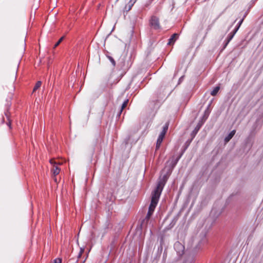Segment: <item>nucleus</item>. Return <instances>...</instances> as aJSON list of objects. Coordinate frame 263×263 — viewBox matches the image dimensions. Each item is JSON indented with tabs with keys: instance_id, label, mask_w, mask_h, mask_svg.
Returning a JSON list of instances; mask_svg holds the SVG:
<instances>
[{
	"instance_id": "39448f33",
	"label": "nucleus",
	"mask_w": 263,
	"mask_h": 263,
	"mask_svg": "<svg viewBox=\"0 0 263 263\" xmlns=\"http://www.w3.org/2000/svg\"><path fill=\"white\" fill-rule=\"evenodd\" d=\"M243 20V18L240 20L238 22V23L237 24V25L235 26L234 29L231 32V33H236V32L238 31L240 25L241 24L242 21Z\"/></svg>"
},
{
	"instance_id": "4468645a",
	"label": "nucleus",
	"mask_w": 263,
	"mask_h": 263,
	"mask_svg": "<svg viewBox=\"0 0 263 263\" xmlns=\"http://www.w3.org/2000/svg\"><path fill=\"white\" fill-rule=\"evenodd\" d=\"M54 263H61V259L60 258H57L54 260Z\"/></svg>"
},
{
	"instance_id": "9d476101",
	"label": "nucleus",
	"mask_w": 263,
	"mask_h": 263,
	"mask_svg": "<svg viewBox=\"0 0 263 263\" xmlns=\"http://www.w3.org/2000/svg\"><path fill=\"white\" fill-rule=\"evenodd\" d=\"M219 90V87L217 86L214 88V89L211 91V94L212 96H215Z\"/></svg>"
},
{
	"instance_id": "9b49d317",
	"label": "nucleus",
	"mask_w": 263,
	"mask_h": 263,
	"mask_svg": "<svg viewBox=\"0 0 263 263\" xmlns=\"http://www.w3.org/2000/svg\"><path fill=\"white\" fill-rule=\"evenodd\" d=\"M41 82L40 81L37 82L33 89V91H34L36 89L39 88L41 86Z\"/></svg>"
},
{
	"instance_id": "6ab92c4d",
	"label": "nucleus",
	"mask_w": 263,
	"mask_h": 263,
	"mask_svg": "<svg viewBox=\"0 0 263 263\" xmlns=\"http://www.w3.org/2000/svg\"><path fill=\"white\" fill-rule=\"evenodd\" d=\"M54 180L55 182H57V178H54Z\"/></svg>"
},
{
	"instance_id": "6e6552de",
	"label": "nucleus",
	"mask_w": 263,
	"mask_h": 263,
	"mask_svg": "<svg viewBox=\"0 0 263 263\" xmlns=\"http://www.w3.org/2000/svg\"><path fill=\"white\" fill-rule=\"evenodd\" d=\"M235 134V130H232L229 134V135L227 137H226L225 141L227 142L229 141V140L233 137V136Z\"/></svg>"
},
{
	"instance_id": "f03ea898",
	"label": "nucleus",
	"mask_w": 263,
	"mask_h": 263,
	"mask_svg": "<svg viewBox=\"0 0 263 263\" xmlns=\"http://www.w3.org/2000/svg\"><path fill=\"white\" fill-rule=\"evenodd\" d=\"M150 24L152 27L155 29L159 28V19L155 16H153L150 20Z\"/></svg>"
},
{
	"instance_id": "dca6fc26",
	"label": "nucleus",
	"mask_w": 263,
	"mask_h": 263,
	"mask_svg": "<svg viewBox=\"0 0 263 263\" xmlns=\"http://www.w3.org/2000/svg\"><path fill=\"white\" fill-rule=\"evenodd\" d=\"M84 251V248H81V250H80V253L79 256H81V255H82V254L83 253Z\"/></svg>"
},
{
	"instance_id": "1a4fd4ad",
	"label": "nucleus",
	"mask_w": 263,
	"mask_h": 263,
	"mask_svg": "<svg viewBox=\"0 0 263 263\" xmlns=\"http://www.w3.org/2000/svg\"><path fill=\"white\" fill-rule=\"evenodd\" d=\"M137 1V0H130L128 4H127L125 8H126V7L128 6V10H130L132 7L133 6V5Z\"/></svg>"
},
{
	"instance_id": "a211bd4d",
	"label": "nucleus",
	"mask_w": 263,
	"mask_h": 263,
	"mask_svg": "<svg viewBox=\"0 0 263 263\" xmlns=\"http://www.w3.org/2000/svg\"><path fill=\"white\" fill-rule=\"evenodd\" d=\"M232 37H233V35H232V36L230 37V38L229 40L228 41L227 43L229 42V41H230V40Z\"/></svg>"
},
{
	"instance_id": "2eb2a0df",
	"label": "nucleus",
	"mask_w": 263,
	"mask_h": 263,
	"mask_svg": "<svg viewBox=\"0 0 263 263\" xmlns=\"http://www.w3.org/2000/svg\"><path fill=\"white\" fill-rule=\"evenodd\" d=\"M50 163L51 164H58V163H57V162H55L54 161V160H53V159H51V160H50ZM58 164H61V163H59Z\"/></svg>"
},
{
	"instance_id": "f8f14e48",
	"label": "nucleus",
	"mask_w": 263,
	"mask_h": 263,
	"mask_svg": "<svg viewBox=\"0 0 263 263\" xmlns=\"http://www.w3.org/2000/svg\"><path fill=\"white\" fill-rule=\"evenodd\" d=\"M64 39V36L61 37L60 39V40H59V41L55 44L54 48H55L56 47H57L60 44V43Z\"/></svg>"
},
{
	"instance_id": "7ed1b4c3",
	"label": "nucleus",
	"mask_w": 263,
	"mask_h": 263,
	"mask_svg": "<svg viewBox=\"0 0 263 263\" xmlns=\"http://www.w3.org/2000/svg\"><path fill=\"white\" fill-rule=\"evenodd\" d=\"M167 129V126H165V127H164L163 130L161 132V133L159 135L157 141V145H156L157 148L159 147L162 141H163V139L164 137V136L165 135Z\"/></svg>"
},
{
	"instance_id": "20e7f679",
	"label": "nucleus",
	"mask_w": 263,
	"mask_h": 263,
	"mask_svg": "<svg viewBox=\"0 0 263 263\" xmlns=\"http://www.w3.org/2000/svg\"><path fill=\"white\" fill-rule=\"evenodd\" d=\"M174 248L179 255H181L184 252V247L179 242H177L175 243Z\"/></svg>"
},
{
	"instance_id": "f3484780",
	"label": "nucleus",
	"mask_w": 263,
	"mask_h": 263,
	"mask_svg": "<svg viewBox=\"0 0 263 263\" xmlns=\"http://www.w3.org/2000/svg\"><path fill=\"white\" fill-rule=\"evenodd\" d=\"M126 104H127V101L125 102L123 105H122V108L123 109L126 106Z\"/></svg>"
},
{
	"instance_id": "aec40b11",
	"label": "nucleus",
	"mask_w": 263,
	"mask_h": 263,
	"mask_svg": "<svg viewBox=\"0 0 263 263\" xmlns=\"http://www.w3.org/2000/svg\"><path fill=\"white\" fill-rule=\"evenodd\" d=\"M112 31H113V29L111 30V31H110V33H111Z\"/></svg>"
},
{
	"instance_id": "0eeeda50",
	"label": "nucleus",
	"mask_w": 263,
	"mask_h": 263,
	"mask_svg": "<svg viewBox=\"0 0 263 263\" xmlns=\"http://www.w3.org/2000/svg\"><path fill=\"white\" fill-rule=\"evenodd\" d=\"M177 35V34H174L172 35L171 38L169 40V42L168 43V45H171L172 44H173L176 41V40L178 37Z\"/></svg>"
},
{
	"instance_id": "423d86ee",
	"label": "nucleus",
	"mask_w": 263,
	"mask_h": 263,
	"mask_svg": "<svg viewBox=\"0 0 263 263\" xmlns=\"http://www.w3.org/2000/svg\"><path fill=\"white\" fill-rule=\"evenodd\" d=\"M60 169L57 166L54 165L52 170V174L54 176L57 175L59 174Z\"/></svg>"
},
{
	"instance_id": "ddd939ff",
	"label": "nucleus",
	"mask_w": 263,
	"mask_h": 263,
	"mask_svg": "<svg viewBox=\"0 0 263 263\" xmlns=\"http://www.w3.org/2000/svg\"><path fill=\"white\" fill-rule=\"evenodd\" d=\"M108 58L110 60V61L111 62L113 66H115L116 64V63H115V61H114V60L111 57H109V56L108 57Z\"/></svg>"
},
{
	"instance_id": "f257e3e1",
	"label": "nucleus",
	"mask_w": 263,
	"mask_h": 263,
	"mask_svg": "<svg viewBox=\"0 0 263 263\" xmlns=\"http://www.w3.org/2000/svg\"><path fill=\"white\" fill-rule=\"evenodd\" d=\"M164 182H160L157 186L156 189L155 190L154 192L152 194V200L151 203L149 207V210L147 215V217L149 218L151 215L154 212L155 207L157 204L158 199L159 198V196L162 190V189L164 186Z\"/></svg>"
}]
</instances>
